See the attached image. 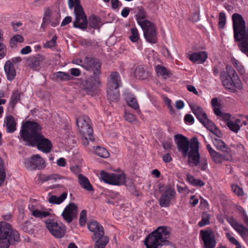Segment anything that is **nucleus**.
Masks as SVG:
<instances>
[{
    "instance_id": "obj_52",
    "label": "nucleus",
    "mask_w": 248,
    "mask_h": 248,
    "mask_svg": "<svg viewBox=\"0 0 248 248\" xmlns=\"http://www.w3.org/2000/svg\"><path fill=\"white\" fill-rule=\"evenodd\" d=\"M60 179V176L57 174H51L47 176H46L42 178V181L45 182L49 180H56Z\"/></svg>"
},
{
    "instance_id": "obj_13",
    "label": "nucleus",
    "mask_w": 248,
    "mask_h": 248,
    "mask_svg": "<svg viewBox=\"0 0 248 248\" xmlns=\"http://www.w3.org/2000/svg\"><path fill=\"white\" fill-rule=\"evenodd\" d=\"M46 226L54 237L60 238L65 232V227L63 225H59L54 219H47L45 221Z\"/></svg>"
},
{
    "instance_id": "obj_46",
    "label": "nucleus",
    "mask_w": 248,
    "mask_h": 248,
    "mask_svg": "<svg viewBox=\"0 0 248 248\" xmlns=\"http://www.w3.org/2000/svg\"><path fill=\"white\" fill-rule=\"evenodd\" d=\"M6 176V174L4 169V163L3 160L0 158V186L3 183Z\"/></svg>"
},
{
    "instance_id": "obj_62",
    "label": "nucleus",
    "mask_w": 248,
    "mask_h": 248,
    "mask_svg": "<svg viewBox=\"0 0 248 248\" xmlns=\"http://www.w3.org/2000/svg\"><path fill=\"white\" fill-rule=\"evenodd\" d=\"M71 74L75 77L79 76L80 74V70L78 68H72L70 69Z\"/></svg>"
},
{
    "instance_id": "obj_51",
    "label": "nucleus",
    "mask_w": 248,
    "mask_h": 248,
    "mask_svg": "<svg viewBox=\"0 0 248 248\" xmlns=\"http://www.w3.org/2000/svg\"><path fill=\"white\" fill-rule=\"evenodd\" d=\"M57 39V36H53L50 40L47 41L44 44V47L45 48H51L54 46L56 43Z\"/></svg>"
},
{
    "instance_id": "obj_38",
    "label": "nucleus",
    "mask_w": 248,
    "mask_h": 248,
    "mask_svg": "<svg viewBox=\"0 0 248 248\" xmlns=\"http://www.w3.org/2000/svg\"><path fill=\"white\" fill-rule=\"evenodd\" d=\"M94 244V248H105L106 245L108 242V238L103 235L98 237Z\"/></svg>"
},
{
    "instance_id": "obj_22",
    "label": "nucleus",
    "mask_w": 248,
    "mask_h": 248,
    "mask_svg": "<svg viewBox=\"0 0 248 248\" xmlns=\"http://www.w3.org/2000/svg\"><path fill=\"white\" fill-rule=\"evenodd\" d=\"M4 71L7 78L9 81H12L16 76V70L13 63L10 61H7L4 66Z\"/></svg>"
},
{
    "instance_id": "obj_33",
    "label": "nucleus",
    "mask_w": 248,
    "mask_h": 248,
    "mask_svg": "<svg viewBox=\"0 0 248 248\" xmlns=\"http://www.w3.org/2000/svg\"><path fill=\"white\" fill-rule=\"evenodd\" d=\"M88 21V24L91 29H98L100 26V19L97 16L92 15L89 17Z\"/></svg>"
},
{
    "instance_id": "obj_59",
    "label": "nucleus",
    "mask_w": 248,
    "mask_h": 248,
    "mask_svg": "<svg viewBox=\"0 0 248 248\" xmlns=\"http://www.w3.org/2000/svg\"><path fill=\"white\" fill-rule=\"evenodd\" d=\"M51 14V11L47 9L46 11L45 15L43 17L44 22H48L50 19Z\"/></svg>"
},
{
    "instance_id": "obj_31",
    "label": "nucleus",
    "mask_w": 248,
    "mask_h": 248,
    "mask_svg": "<svg viewBox=\"0 0 248 248\" xmlns=\"http://www.w3.org/2000/svg\"><path fill=\"white\" fill-rule=\"evenodd\" d=\"M28 208L31 212V215L35 217L43 218L48 217L50 215V213L48 212L40 211L36 209L33 205H29Z\"/></svg>"
},
{
    "instance_id": "obj_32",
    "label": "nucleus",
    "mask_w": 248,
    "mask_h": 248,
    "mask_svg": "<svg viewBox=\"0 0 248 248\" xmlns=\"http://www.w3.org/2000/svg\"><path fill=\"white\" fill-rule=\"evenodd\" d=\"M136 14L135 15L137 22L139 23L144 22L143 19L147 18V14L144 9L142 6H138L135 9Z\"/></svg>"
},
{
    "instance_id": "obj_8",
    "label": "nucleus",
    "mask_w": 248,
    "mask_h": 248,
    "mask_svg": "<svg viewBox=\"0 0 248 248\" xmlns=\"http://www.w3.org/2000/svg\"><path fill=\"white\" fill-rule=\"evenodd\" d=\"M74 6L76 18L73 22V26L75 28L84 30L87 28L88 21L83 8L80 5V0H76V4H74Z\"/></svg>"
},
{
    "instance_id": "obj_9",
    "label": "nucleus",
    "mask_w": 248,
    "mask_h": 248,
    "mask_svg": "<svg viewBox=\"0 0 248 248\" xmlns=\"http://www.w3.org/2000/svg\"><path fill=\"white\" fill-rule=\"evenodd\" d=\"M143 31V35L146 41L155 44L157 42V31L155 25L148 20L139 23Z\"/></svg>"
},
{
    "instance_id": "obj_35",
    "label": "nucleus",
    "mask_w": 248,
    "mask_h": 248,
    "mask_svg": "<svg viewBox=\"0 0 248 248\" xmlns=\"http://www.w3.org/2000/svg\"><path fill=\"white\" fill-rule=\"evenodd\" d=\"M241 122V121L240 119H237L234 121H228L227 122V125L231 130L235 133H237L240 130V127L242 125L239 124Z\"/></svg>"
},
{
    "instance_id": "obj_36",
    "label": "nucleus",
    "mask_w": 248,
    "mask_h": 248,
    "mask_svg": "<svg viewBox=\"0 0 248 248\" xmlns=\"http://www.w3.org/2000/svg\"><path fill=\"white\" fill-rule=\"evenodd\" d=\"M67 193L66 192L62 193L61 196L57 197L56 196H51L48 201L51 203L60 204L67 197Z\"/></svg>"
},
{
    "instance_id": "obj_43",
    "label": "nucleus",
    "mask_w": 248,
    "mask_h": 248,
    "mask_svg": "<svg viewBox=\"0 0 248 248\" xmlns=\"http://www.w3.org/2000/svg\"><path fill=\"white\" fill-rule=\"evenodd\" d=\"M32 225L29 221H25L21 226V229L25 232L29 233H32L33 231L32 230Z\"/></svg>"
},
{
    "instance_id": "obj_47",
    "label": "nucleus",
    "mask_w": 248,
    "mask_h": 248,
    "mask_svg": "<svg viewBox=\"0 0 248 248\" xmlns=\"http://www.w3.org/2000/svg\"><path fill=\"white\" fill-rule=\"evenodd\" d=\"M6 176V174L4 169V163L3 160L0 158V186L3 183Z\"/></svg>"
},
{
    "instance_id": "obj_44",
    "label": "nucleus",
    "mask_w": 248,
    "mask_h": 248,
    "mask_svg": "<svg viewBox=\"0 0 248 248\" xmlns=\"http://www.w3.org/2000/svg\"><path fill=\"white\" fill-rule=\"evenodd\" d=\"M231 188L232 192L237 195L238 197L243 196L244 195V192L242 187L236 184H232Z\"/></svg>"
},
{
    "instance_id": "obj_63",
    "label": "nucleus",
    "mask_w": 248,
    "mask_h": 248,
    "mask_svg": "<svg viewBox=\"0 0 248 248\" xmlns=\"http://www.w3.org/2000/svg\"><path fill=\"white\" fill-rule=\"evenodd\" d=\"M72 21V17L69 16H67L64 18L62 22L61 23V26H64L70 23Z\"/></svg>"
},
{
    "instance_id": "obj_26",
    "label": "nucleus",
    "mask_w": 248,
    "mask_h": 248,
    "mask_svg": "<svg viewBox=\"0 0 248 248\" xmlns=\"http://www.w3.org/2000/svg\"><path fill=\"white\" fill-rule=\"evenodd\" d=\"M207 58V54L205 51L195 52L190 55L189 59L192 62L201 63H203Z\"/></svg>"
},
{
    "instance_id": "obj_18",
    "label": "nucleus",
    "mask_w": 248,
    "mask_h": 248,
    "mask_svg": "<svg viewBox=\"0 0 248 248\" xmlns=\"http://www.w3.org/2000/svg\"><path fill=\"white\" fill-rule=\"evenodd\" d=\"M175 191L171 187H168L163 194L161 196L159 200V205L162 207H168L170 206L171 200L174 198Z\"/></svg>"
},
{
    "instance_id": "obj_24",
    "label": "nucleus",
    "mask_w": 248,
    "mask_h": 248,
    "mask_svg": "<svg viewBox=\"0 0 248 248\" xmlns=\"http://www.w3.org/2000/svg\"><path fill=\"white\" fill-rule=\"evenodd\" d=\"M16 123L13 116H7L4 121L3 126L6 127V131L8 133H13L16 130Z\"/></svg>"
},
{
    "instance_id": "obj_53",
    "label": "nucleus",
    "mask_w": 248,
    "mask_h": 248,
    "mask_svg": "<svg viewBox=\"0 0 248 248\" xmlns=\"http://www.w3.org/2000/svg\"><path fill=\"white\" fill-rule=\"evenodd\" d=\"M226 237L229 240V241L233 244L237 246L240 245V243L232 235L229 233L227 232L226 234Z\"/></svg>"
},
{
    "instance_id": "obj_60",
    "label": "nucleus",
    "mask_w": 248,
    "mask_h": 248,
    "mask_svg": "<svg viewBox=\"0 0 248 248\" xmlns=\"http://www.w3.org/2000/svg\"><path fill=\"white\" fill-rule=\"evenodd\" d=\"M192 20L193 22H197L200 19V12L199 11H196L194 12L191 17Z\"/></svg>"
},
{
    "instance_id": "obj_4",
    "label": "nucleus",
    "mask_w": 248,
    "mask_h": 248,
    "mask_svg": "<svg viewBox=\"0 0 248 248\" xmlns=\"http://www.w3.org/2000/svg\"><path fill=\"white\" fill-rule=\"evenodd\" d=\"M226 71L220 73V80L224 88L229 92L235 93L241 91L243 88L242 83L239 79L237 74L231 65H227Z\"/></svg>"
},
{
    "instance_id": "obj_17",
    "label": "nucleus",
    "mask_w": 248,
    "mask_h": 248,
    "mask_svg": "<svg viewBox=\"0 0 248 248\" xmlns=\"http://www.w3.org/2000/svg\"><path fill=\"white\" fill-rule=\"evenodd\" d=\"M100 75H92L90 78L87 79L84 83V89L88 94H90L96 91L97 88L100 84L99 80Z\"/></svg>"
},
{
    "instance_id": "obj_48",
    "label": "nucleus",
    "mask_w": 248,
    "mask_h": 248,
    "mask_svg": "<svg viewBox=\"0 0 248 248\" xmlns=\"http://www.w3.org/2000/svg\"><path fill=\"white\" fill-rule=\"evenodd\" d=\"M226 16L223 12H220L219 14L218 26L220 28L223 29L226 24Z\"/></svg>"
},
{
    "instance_id": "obj_64",
    "label": "nucleus",
    "mask_w": 248,
    "mask_h": 248,
    "mask_svg": "<svg viewBox=\"0 0 248 248\" xmlns=\"http://www.w3.org/2000/svg\"><path fill=\"white\" fill-rule=\"evenodd\" d=\"M192 185L195 186L201 187L204 185V183L202 180L200 179H195Z\"/></svg>"
},
{
    "instance_id": "obj_42",
    "label": "nucleus",
    "mask_w": 248,
    "mask_h": 248,
    "mask_svg": "<svg viewBox=\"0 0 248 248\" xmlns=\"http://www.w3.org/2000/svg\"><path fill=\"white\" fill-rule=\"evenodd\" d=\"M209 214L207 212H203L202 214V220L199 222V225L203 227L209 224Z\"/></svg>"
},
{
    "instance_id": "obj_58",
    "label": "nucleus",
    "mask_w": 248,
    "mask_h": 248,
    "mask_svg": "<svg viewBox=\"0 0 248 248\" xmlns=\"http://www.w3.org/2000/svg\"><path fill=\"white\" fill-rule=\"evenodd\" d=\"M82 136L81 137V140H82V144L85 146H87L89 144L88 140H90L89 137L87 134H82Z\"/></svg>"
},
{
    "instance_id": "obj_41",
    "label": "nucleus",
    "mask_w": 248,
    "mask_h": 248,
    "mask_svg": "<svg viewBox=\"0 0 248 248\" xmlns=\"http://www.w3.org/2000/svg\"><path fill=\"white\" fill-rule=\"evenodd\" d=\"M24 41V38L20 35H14L9 42L10 46L14 48L16 46L17 43H22Z\"/></svg>"
},
{
    "instance_id": "obj_21",
    "label": "nucleus",
    "mask_w": 248,
    "mask_h": 248,
    "mask_svg": "<svg viewBox=\"0 0 248 248\" xmlns=\"http://www.w3.org/2000/svg\"><path fill=\"white\" fill-rule=\"evenodd\" d=\"M44 60V56L40 54L30 57L28 61V65L32 69L38 70Z\"/></svg>"
},
{
    "instance_id": "obj_23",
    "label": "nucleus",
    "mask_w": 248,
    "mask_h": 248,
    "mask_svg": "<svg viewBox=\"0 0 248 248\" xmlns=\"http://www.w3.org/2000/svg\"><path fill=\"white\" fill-rule=\"evenodd\" d=\"M211 158L215 163L220 164L224 160H230L232 159V156L229 153L219 154L215 151L210 155Z\"/></svg>"
},
{
    "instance_id": "obj_16",
    "label": "nucleus",
    "mask_w": 248,
    "mask_h": 248,
    "mask_svg": "<svg viewBox=\"0 0 248 248\" xmlns=\"http://www.w3.org/2000/svg\"><path fill=\"white\" fill-rule=\"evenodd\" d=\"M62 215L67 223H71L74 218L77 217V205L73 202L69 203L64 208Z\"/></svg>"
},
{
    "instance_id": "obj_49",
    "label": "nucleus",
    "mask_w": 248,
    "mask_h": 248,
    "mask_svg": "<svg viewBox=\"0 0 248 248\" xmlns=\"http://www.w3.org/2000/svg\"><path fill=\"white\" fill-rule=\"evenodd\" d=\"M127 104L129 107L133 108L135 109H138L139 113L140 112V110H139V106L135 98H131L130 100L127 101Z\"/></svg>"
},
{
    "instance_id": "obj_61",
    "label": "nucleus",
    "mask_w": 248,
    "mask_h": 248,
    "mask_svg": "<svg viewBox=\"0 0 248 248\" xmlns=\"http://www.w3.org/2000/svg\"><path fill=\"white\" fill-rule=\"evenodd\" d=\"M49 23H50V25L52 27H56L59 23V19L58 18V16H57L54 20H52V19H49V20L48 21Z\"/></svg>"
},
{
    "instance_id": "obj_57",
    "label": "nucleus",
    "mask_w": 248,
    "mask_h": 248,
    "mask_svg": "<svg viewBox=\"0 0 248 248\" xmlns=\"http://www.w3.org/2000/svg\"><path fill=\"white\" fill-rule=\"evenodd\" d=\"M124 117L125 120L129 122H132L135 120V116L131 113L128 112H125Z\"/></svg>"
},
{
    "instance_id": "obj_27",
    "label": "nucleus",
    "mask_w": 248,
    "mask_h": 248,
    "mask_svg": "<svg viewBox=\"0 0 248 248\" xmlns=\"http://www.w3.org/2000/svg\"><path fill=\"white\" fill-rule=\"evenodd\" d=\"M78 183L81 186L88 191H93V188L89 179L84 175L79 174L78 175Z\"/></svg>"
},
{
    "instance_id": "obj_29",
    "label": "nucleus",
    "mask_w": 248,
    "mask_h": 248,
    "mask_svg": "<svg viewBox=\"0 0 248 248\" xmlns=\"http://www.w3.org/2000/svg\"><path fill=\"white\" fill-rule=\"evenodd\" d=\"M72 77L67 73L57 72L52 75V78L57 81H65L72 79Z\"/></svg>"
},
{
    "instance_id": "obj_7",
    "label": "nucleus",
    "mask_w": 248,
    "mask_h": 248,
    "mask_svg": "<svg viewBox=\"0 0 248 248\" xmlns=\"http://www.w3.org/2000/svg\"><path fill=\"white\" fill-rule=\"evenodd\" d=\"M121 79L117 72H112L108 78L107 92L109 99L111 100H117L119 98L120 93L118 90Z\"/></svg>"
},
{
    "instance_id": "obj_19",
    "label": "nucleus",
    "mask_w": 248,
    "mask_h": 248,
    "mask_svg": "<svg viewBox=\"0 0 248 248\" xmlns=\"http://www.w3.org/2000/svg\"><path fill=\"white\" fill-rule=\"evenodd\" d=\"M89 230L93 232V239L94 240L98 237L103 236L104 234L103 226L96 221H92L88 224Z\"/></svg>"
},
{
    "instance_id": "obj_39",
    "label": "nucleus",
    "mask_w": 248,
    "mask_h": 248,
    "mask_svg": "<svg viewBox=\"0 0 248 248\" xmlns=\"http://www.w3.org/2000/svg\"><path fill=\"white\" fill-rule=\"evenodd\" d=\"M214 145L218 150H221L225 153H229V148L225 143L219 139H215Z\"/></svg>"
},
{
    "instance_id": "obj_20",
    "label": "nucleus",
    "mask_w": 248,
    "mask_h": 248,
    "mask_svg": "<svg viewBox=\"0 0 248 248\" xmlns=\"http://www.w3.org/2000/svg\"><path fill=\"white\" fill-rule=\"evenodd\" d=\"M189 105L193 113L201 123L207 121L208 118L202 108L195 104H189Z\"/></svg>"
},
{
    "instance_id": "obj_2",
    "label": "nucleus",
    "mask_w": 248,
    "mask_h": 248,
    "mask_svg": "<svg viewBox=\"0 0 248 248\" xmlns=\"http://www.w3.org/2000/svg\"><path fill=\"white\" fill-rule=\"evenodd\" d=\"M174 138L178 150L181 152L184 158L188 157L187 163L190 166H197L200 159L199 152L200 143L198 139L194 137L189 141L182 134L175 135Z\"/></svg>"
},
{
    "instance_id": "obj_15",
    "label": "nucleus",
    "mask_w": 248,
    "mask_h": 248,
    "mask_svg": "<svg viewBox=\"0 0 248 248\" xmlns=\"http://www.w3.org/2000/svg\"><path fill=\"white\" fill-rule=\"evenodd\" d=\"M200 234L204 243V248H215L216 245L215 234L210 230H201Z\"/></svg>"
},
{
    "instance_id": "obj_56",
    "label": "nucleus",
    "mask_w": 248,
    "mask_h": 248,
    "mask_svg": "<svg viewBox=\"0 0 248 248\" xmlns=\"http://www.w3.org/2000/svg\"><path fill=\"white\" fill-rule=\"evenodd\" d=\"M184 120L186 123H189L190 124H193L194 122L193 117L189 114H187L185 116Z\"/></svg>"
},
{
    "instance_id": "obj_40",
    "label": "nucleus",
    "mask_w": 248,
    "mask_h": 248,
    "mask_svg": "<svg viewBox=\"0 0 248 248\" xmlns=\"http://www.w3.org/2000/svg\"><path fill=\"white\" fill-rule=\"evenodd\" d=\"M94 152L96 155L101 157L107 158L109 156L108 152L103 147L96 146L94 149Z\"/></svg>"
},
{
    "instance_id": "obj_12",
    "label": "nucleus",
    "mask_w": 248,
    "mask_h": 248,
    "mask_svg": "<svg viewBox=\"0 0 248 248\" xmlns=\"http://www.w3.org/2000/svg\"><path fill=\"white\" fill-rule=\"evenodd\" d=\"M25 167L29 170H42L46 167L45 162L40 155H33L24 160Z\"/></svg>"
},
{
    "instance_id": "obj_55",
    "label": "nucleus",
    "mask_w": 248,
    "mask_h": 248,
    "mask_svg": "<svg viewBox=\"0 0 248 248\" xmlns=\"http://www.w3.org/2000/svg\"><path fill=\"white\" fill-rule=\"evenodd\" d=\"M199 165V168L202 170H205L207 168V159L203 158L199 163L197 165Z\"/></svg>"
},
{
    "instance_id": "obj_54",
    "label": "nucleus",
    "mask_w": 248,
    "mask_h": 248,
    "mask_svg": "<svg viewBox=\"0 0 248 248\" xmlns=\"http://www.w3.org/2000/svg\"><path fill=\"white\" fill-rule=\"evenodd\" d=\"M6 53V47L4 44L0 42V60L3 58Z\"/></svg>"
},
{
    "instance_id": "obj_45",
    "label": "nucleus",
    "mask_w": 248,
    "mask_h": 248,
    "mask_svg": "<svg viewBox=\"0 0 248 248\" xmlns=\"http://www.w3.org/2000/svg\"><path fill=\"white\" fill-rule=\"evenodd\" d=\"M131 35L129 36V39L132 42H136L139 39V33L136 28L131 29Z\"/></svg>"
},
{
    "instance_id": "obj_1",
    "label": "nucleus",
    "mask_w": 248,
    "mask_h": 248,
    "mask_svg": "<svg viewBox=\"0 0 248 248\" xmlns=\"http://www.w3.org/2000/svg\"><path fill=\"white\" fill-rule=\"evenodd\" d=\"M20 136L26 142V145L36 146L39 150L49 153L52 147L51 142L42 134V127L37 123L31 121L25 122L21 127Z\"/></svg>"
},
{
    "instance_id": "obj_37",
    "label": "nucleus",
    "mask_w": 248,
    "mask_h": 248,
    "mask_svg": "<svg viewBox=\"0 0 248 248\" xmlns=\"http://www.w3.org/2000/svg\"><path fill=\"white\" fill-rule=\"evenodd\" d=\"M20 93L18 90L13 91L9 103L13 108H14L16 103L20 100Z\"/></svg>"
},
{
    "instance_id": "obj_6",
    "label": "nucleus",
    "mask_w": 248,
    "mask_h": 248,
    "mask_svg": "<svg viewBox=\"0 0 248 248\" xmlns=\"http://www.w3.org/2000/svg\"><path fill=\"white\" fill-rule=\"evenodd\" d=\"M169 237V232L166 227H158L147 236L144 244L146 248H157L158 246L168 245L170 243L167 240Z\"/></svg>"
},
{
    "instance_id": "obj_30",
    "label": "nucleus",
    "mask_w": 248,
    "mask_h": 248,
    "mask_svg": "<svg viewBox=\"0 0 248 248\" xmlns=\"http://www.w3.org/2000/svg\"><path fill=\"white\" fill-rule=\"evenodd\" d=\"M134 76L138 79H144L150 76V73L146 71L143 66L140 65L135 69Z\"/></svg>"
},
{
    "instance_id": "obj_5",
    "label": "nucleus",
    "mask_w": 248,
    "mask_h": 248,
    "mask_svg": "<svg viewBox=\"0 0 248 248\" xmlns=\"http://www.w3.org/2000/svg\"><path fill=\"white\" fill-rule=\"evenodd\" d=\"M18 231L12 229L11 225L4 221L0 222V248H8L20 241Z\"/></svg>"
},
{
    "instance_id": "obj_10",
    "label": "nucleus",
    "mask_w": 248,
    "mask_h": 248,
    "mask_svg": "<svg viewBox=\"0 0 248 248\" xmlns=\"http://www.w3.org/2000/svg\"><path fill=\"white\" fill-rule=\"evenodd\" d=\"M91 120L87 116L79 117L77 119V125L81 134H87L90 140L93 141L94 138L93 135V129L90 124Z\"/></svg>"
},
{
    "instance_id": "obj_3",
    "label": "nucleus",
    "mask_w": 248,
    "mask_h": 248,
    "mask_svg": "<svg viewBox=\"0 0 248 248\" xmlns=\"http://www.w3.org/2000/svg\"><path fill=\"white\" fill-rule=\"evenodd\" d=\"M234 39L240 42V50L248 56V28L242 16L237 13L232 16Z\"/></svg>"
},
{
    "instance_id": "obj_28",
    "label": "nucleus",
    "mask_w": 248,
    "mask_h": 248,
    "mask_svg": "<svg viewBox=\"0 0 248 248\" xmlns=\"http://www.w3.org/2000/svg\"><path fill=\"white\" fill-rule=\"evenodd\" d=\"M206 128L211 131L213 134L218 137L221 136V131L217 127L216 125L208 118L207 121L202 123Z\"/></svg>"
},
{
    "instance_id": "obj_11",
    "label": "nucleus",
    "mask_w": 248,
    "mask_h": 248,
    "mask_svg": "<svg viewBox=\"0 0 248 248\" xmlns=\"http://www.w3.org/2000/svg\"><path fill=\"white\" fill-rule=\"evenodd\" d=\"M100 178L106 183L118 186L124 184L125 180V176L124 173H111L104 170H102L100 172Z\"/></svg>"
},
{
    "instance_id": "obj_34",
    "label": "nucleus",
    "mask_w": 248,
    "mask_h": 248,
    "mask_svg": "<svg viewBox=\"0 0 248 248\" xmlns=\"http://www.w3.org/2000/svg\"><path fill=\"white\" fill-rule=\"evenodd\" d=\"M155 71L158 76L163 77L165 78H169L171 76L169 70L167 69L164 66L157 65L155 67Z\"/></svg>"
},
{
    "instance_id": "obj_14",
    "label": "nucleus",
    "mask_w": 248,
    "mask_h": 248,
    "mask_svg": "<svg viewBox=\"0 0 248 248\" xmlns=\"http://www.w3.org/2000/svg\"><path fill=\"white\" fill-rule=\"evenodd\" d=\"M83 67L87 70L93 72V75H100L101 63L100 61L91 57H86L83 60Z\"/></svg>"
},
{
    "instance_id": "obj_50",
    "label": "nucleus",
    "mask_w": 248,
    "mask_h": 248,
    "mask_svg": "<svg viewBox=\"0 0 248 248\" xmlns=\"http://www.w3.org/2000/svg\"><path fill=\"white\" fill-rule=\"evenodd\" d=\"M87 221L86 211L83 210L80 213L79 224L81 226L85 225Z\"/></svg>"
},
{
    "instance_id": "obj_25",
    "label": "nucleus",
    "mask_w": 248,
    "mask_h": 248,
    "mask_svg": "<svg viewBox=\"0 0 248 248\" xmlns=\"http://www.w3.org/2000/svg\"><path fill=\"white\" fill-rule=\"evenodd\" d=\"M233 229L241 236L243 239L248 238V229L235 221L231 223Z\"/></svg>"
}]
</instances>
